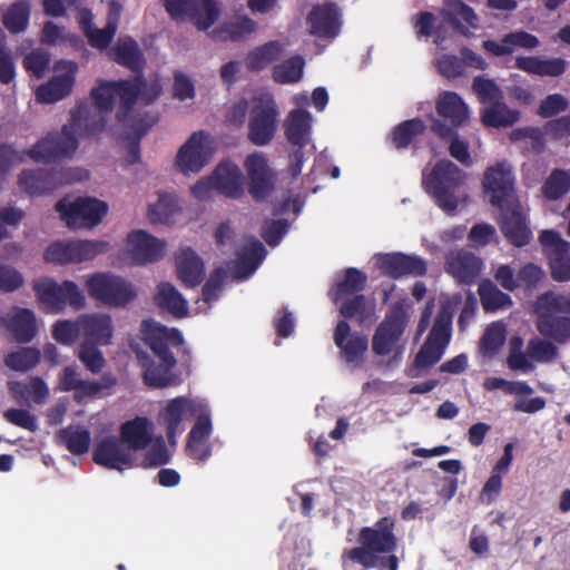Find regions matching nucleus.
<instances>
[{
    "instance_id": "obj_51",
    "label": "nucleus",
    "mask_w": 570,
    "mask_h": 570,
    "mask_svg": "<svg viewBox=\"0 0 570 570\" xmlns=\"http://www.w3.org/2000/svg\"><path fill=\"white\" fill-rule=\"evenodd\" d=\"M41 354L36 347H20L4 357V364L16 372H27L40 362Z\"/></svg>"
},
{
    "instance_id": "obj_53",
    "label": "nucleus",
    "mask_w": 570,
    "mask_h": 570,
    "mask_svg": "<svg viewBox=\"0 0 570 570\" xmlns=\"http://www.w3.org/2000/svg\"><path fill=\"white\" fill-rule=\"evenodd\" d=\"M570 189V173L553 169L541 187L542 195L549 200L563 197Z\"/></svg>"
},
{
    "instance_id": "obj_9",
    "label": "nucleus",
    "mask_w": 570,
    "mask_h": 570,
    "mask_svg": "<svg viewBox=\"0 0 570 570\" xmlns=\"http://www.w3.org/2000/svg\"><path fill=\"white\" fill-rule=\"evenodd\" d=\"M88 177L87 170L73 168L23 169L18 176V186L30 196H40Z\"/></svg>"
},
{
    "instance_id": "obj_39",
    "label": "nucleus",
    "mask_w": 570,
    "mask_h": 570,
    "mask_svg": "<svg viewBox=\"0 0 570 570\" xmlns=\"http://www.w3.org/2000/svg\"><path fill=\"white\" fill-rule=\"evenodd\" d=\"M116 98L120 100V107L117 111L118 121H125L127 114L136 104L137 98L142 87L146 86V80L142 76L136 77L134 80H119L114 81Z\"/></svg>"
},
{
    "instance_id": "obj_28",
    "label": "nucleus",
    "mask_w": 570,
    "mask_h": 570,
    "mask_svg": "<svg viewBox=\"0 0 570 570\" xmlns=\"http://www.w3.org/2000/svg\"><path fill=\"white\" fill-rule=\"evenodd\" d=\"M1 323L13 340L21 344L31 342L38 333L36 315L29 308L13 307L1 317Z\"/></svg>"
},
{
    "instance_id": "obj_30",
    "label": "nucleus",
    "mask_w": 570,
    "mask_h": 570,
    "mask_svg": "<svg viewBox=\"0 0 570 570\" xmlns=\"http://www.w3.org/2000/svg\"><path fill=\"white\" fill-rule=\"evenodd\" d=\"M311 33L318 38H334L340 32V11L334 2L313 7L308 14Z\"/></svg>"
},
{
    "instance_id": "obj_33",
    "label": "nucleus",
    "mask_w": 570,
    "mask_h": 570,
    "mask_svg": "<svg viewBox=\"0 0 570 570\" xmlns=\"http://www.w3.org/2000/svg\"><path fill=\"white\" fill-rule=\"evenodd\" d=\"M111 59L136 73H141L146 59L138 42L131 37H121L110 50Z\"/></svg>"
},
{
    "instance_id": "obj_27",
    "label": "nucleus",
    "mask_w": 570,
    "mask_h": 570,
    "mask_svg": "<svg viewBox=\"0 0 570 570\" xmlns=\"http://www.w3.org/2000/svg\"><path fill=\"white\" fill-rule=\"evenodd\" d=\"M165 242L145 230H134L127 237L128 252L136 264L159 261L164 255Z\"/></svg>"
},
{
    "instance_id": "obj_44",
    "label": "nucleus",
    "mask_w": 570,
    "mask_h": 570,
    "mask_svg": "<svg viewBox=\"0 0 570 570\" xmlns=\"http://www.w3.org/2000/svg\"><path fill=\"white\" fill-rule=\"evenodd\" d=\"M283 53V45L277 40L268 41L249 51L245 63L249 71H261L269 63L278 60Z\"/></svg>"
},
{
    "instance_id": "obj_62",
    "label": "nucleus",
    "mask_w": 570,
    "mask_h": 570,
    "mask_svg": "<svg viewBox=\"0 0 570 570\" xmlns=\"http://www.w3.org/2000/svg\"><path fill=\"white\" fill-rule=\"evenodd\" d=\"M438 72L444 78L452 80L463 75V58L444 53L436 59Z\"/></svg>"
},
{
    "instance_id": "obj_18",
    "label": "nucleus",
    "mask_w": 570,
    "mask_h": 570,
    "mask_svg": "<svg viewBox=\"0 0 570 570\" xmlns=\"http://www.w3.org/2000/svg\"><path fill=\"white\" fill-rule=\"evenodd\" d=\"M409 316L402 305H394L377 326L373 338L372 350L376 355H387L404 333Z\"/></svg>"
},
{
    "instance_id": "obj_17",
    "label": "nucleus",
    "mask_w": 570,
    "mask_h": 570,
    "mask_svg": "<svg viewBox=\"0 0 570 570\" xmlns=\"http://www.w3.org/2000/svg\"><path fill=\"white\" fill-rule=\"evenodd\" d=\"M514 184L512 167L507 161L490 167L483 181L485 190L490 193V203L495 207H505L518 202Z\"/></svg>"
},
{
    "instance_id": "obj_23",
    "label": "nucleus",
    "mask_w": 570,
    "mask_h": 570,
    "mask_svg": "<svg viewBox=\"0 0 570 570\" xmlns=\"http://www.w3.org/2000/svg\"><path fill=\"white\" fill-rule=\"evenodd\" d=\"M58 68L63 73L53 76L47 83L40 85L36 90V100L41 104L57 102L72 91L78 71V65L73 61H59Z\"/></svg>"
},
{
    "instance_id": "obj_50",
    "label": "nucleus",
    "mask_w": 570,
    "mask_h": 570,
    "mask_svg": "<svg viewBox=\"0 0 570 570\" xmlns=\"http://www.w3.org/2000/svg\"><path fill=\"white\" fill-rule=\"evenodd\" d=\"M179 210L178 202L173 194H159L157 203L148 208V218L151 223L166 224Z\"/></svg>"
},
{
    "instance_id": "obj_63",
    "label": "nucleus",
    "mask_w": 570,
    "mask_h": 570,
    "mask_svg": "<svg viewBox=\"0 0 570 570\" xmlns=\"http://www.w3.org/2000/svg\"><path fill=\"white\" fill-rule=\"evenodd\" d=\"M3 417L9 423L30 432L38 430L37 417L26 409H8L4 411Z\"/></svg>"
},
{
    "instance_id": "obj_49",
    "label": "nucleus",
    "mask_w": 570,
    "mask_h": 570,
    "mask_svg": "<svg viewBox=\"0 0 570 570\" xmlns=\"http://www.w3.org/2000/svg\"><path fill=\"white\" fill-rule=\"evenodd\" d=\"M305 61L302 56H293L273 68V79L277 83H294L302 79Z\"/></svg>"
},
{
    "instance_id": "obj_14",
    "label": "nucleus",
    "mask_w": 570,
    "mask_h": 570,
    "mask_svg": "<svg viewBox=\"0 0 570 570\" xmlns=\"http://www.w3.org/2000/svg\"><path fill=\"white\" fill-rule=\"evenodd\" d=\"M92 106L80 102L76 107L85 106L88 111L81 116L83 135L96 136L106 127V115L114 108L116 91L114 81H99L90 91Z\"/></svg>"
},
{
    "instance_id": "obj_56",
    "label": "nucleus",
    "mask_w": 570,
    "mask_h": 570,
    "mask_svg": "<svg viewBox=\"0 0 570 570\" xmlns=\"http://www.w3.org/2000/svg\"><path fill=\"white\" fill-rule=\"evenodd\" d=\"M505 342V326L502 323H492L482 336L480 351L483 356L492 357Z\"/></svg>"
},
{
    "instance_id": "obj_26",
    "label": "nucleus",
    "mask_w": 570,
    "mask_h": 570,
    "mask_svg": "<svg viewBox=\"0 0 570 570\" xmlns=\"http://www.w3.org/2000/svg\"><path fill=\"white\" fill-rule=\"evenodd\" d=\"M245 168L249 177V194L256 200L265 199L273 189L272 171L262 153L246 157Z\"/></svg>"
},
{
    "instance_id": "obj_57",
    "label": "nucleus",
    "mask_w": 570,
    "mask_h": 570,
    "mask_svg": "<svg viewBox=\"0 0 570 570\" xmlns=\"http://www.w3.org/2000/svg\"><path fill=\"white\" fill-rule=\"evenodd\" d=\"M155 124L154 119H149L147 117H139V118H132L131 119V129L134 132V139L129 144L128 147V155H127V163L129 165H132L140 159V139L148 132V130L153 127Z\"/></svg>"
},
{
    "instance_id": "obj_1",
    "label": "nucleus",
    "mask_w": 570,
    "mask_h": 570,
    "mask_svg": "<svg viewBox=\"0 0 570 570\" xmlns=\"http://www.w3.org/2000/svg\"><path fill=\"white\" fill-rule=\"evenodd\" d=\"M535 327L543 337H533L527 345L529 357L539 363H552L558 356L557 344L570 342V292L549 291L533 304Z\"/></svg>"
},
{
    "instance_id": "obj_19",
    "label": "nucleus",
    "mask_w": 570,
    "mask_h": 570,
    "mask_svg": "<svg viewBox=\"0 0 570 570\" xmlns=\"http://www.w3.org/2000/svg\"><path fill=\"white\" fill-rule=\"evenodd\" d=\"M210 157L209 135L200 130L193 132L179 148L176 163L183 173H198L207 165Z\"/></svg>"
},
{
    "instance_id": "obj_20",
    "label": "nucleus",
    "mask_w": 570,
    "mask_h": 570,
    "mask_svg": "<svg viewBox=\"0 0 570 570\" xmlns=\"http://www.w3.org/2000/svg\"><path fill=\"white\" fill-rule=\"evenodd\" d=\"M539 240L549 257L552 278L558 282L569 281L570 243L551 229L543 230Z\"/></svg>"
},
{
    "instance_id": "obj_32",
    "label": "nucleus",
    "mask_w": 570,
    "mask_h": 570,
    "mask_svg": "<svg viewBox=\"0 0 570 570\" xmlns=\"http://www.w3.org/2000/svg\"><path fill=\"white\" fill-rule=\"evenodd\" d=\"M82 342H92V344L108 345L111 342L114 325L112 320L107 314L92 313L80 315Z\"/></svg>"
},
{
    "instance_id": "obj_46",
    "label": "nucleus",
    "mask_w": 570,
    "mask_h": 570,
    "mask_svg": "<svg viewBox=\"0 0 570 570\" xmlns=\"http://www.w3.org/2000/svg\"><path fill=\"white\" fill-rule=\"evenodd\" d=\"M199 30H207L219 17L215 0H195L187 16Z\"/></svg>"
},
{
    "instance_id": "obj_12",
    "label": "nucleus",
    "mask_w": 570,
    "mask_h": 570,
    "mask_svg": "<svg viewBox=\"0 0 570 570\" xmlns=\"http://www.w3.org/2000/svg\"><path fill=\"white\" fill-rule=\"evenodd\" d=\"M453 314L450 306L443 305L433 323V326L415 355L416 370H428L435 365L444 354L450 342Z\"/></svg>"
},
{
    "instance_id": "obj_5",
    "label": "nucleus",
    "mask_w": 570,
    "mask_h": 570,
    "mask_svg": "<svg viewBox=\"0 0 570 570\" xmlns=\"http://www.w3.org/2000/svg\"><path fill=\"white\" fill-rule=\"evenodd\" d=\"M88 111L85 106L75 107L70 112L69 124L63 125L60 132H49L39 140L27 156L35 161L51 163L59 158L71 157L78 148L77 135L80 138H89L83 135L81 116Z\"/></svg>"
},
{
    "instance_id": "obj_35",
    "label": "nucleus",
    "mask_w": 570,
    "mask_h": 570,
    "mask_svg": "<svg viewBox=\"0 0 570 570\" xmlns=\"http://www.w3.org/2000/svg\"><path fill=\"white\" fill-rule=\"evenodd\" d=\"M121 441L130 449V452L146 449L151 442L149 421L145 416H137L125 422L120 428Z\"/></svg>"
},
{
    "instance_id": "obj_3",
    "label": "nucleus",
    "mask_w": 570,
    "mask_h": 570,
    "mask_svg": "<svg viewBox=\"0 0 570 570\" xmlns=\"http://www.w3.org/2000/svg\"><path fill=\"white\" fill-rule=\"evenodd\" d=\"M338 311L345 318L337 322L333 340L340 350L341 358L347 363H360L368 348L367 336L363 333H351L346 320H355L360 326L371 325L375 322V305L368 302L363 294H356L340 301Z\"/></svg>"
},
{
    "instance_id": "obj_52",
    "label": "nucleus",
    "mask_w": 570,
    "mask_h": 570,
    "mask_svg": "<svg viewBox=\"0 0 570 570\" xmlns=\"http://www.w3.org/2000/svg\"><path fill=\"white\" fill-rule=\"evenodd\" d=\"M71 263L91 261L109 250V243L105 240H70Z\"/></svg>"
},
{
    "instance_id": "obj_21",
    "label": "nucleus",
    "mask_w": 570,
    "mask_h": 570,
    "mask_svg": "<svg viewBox=\"0 0 570 570\" xmlns=\"http://www.w3.org/2000/svg\"><path fill=\"white\" fill-rule=\"evenodd\" d=\"M204 410V404L187 396H177L169 400L160 415L166 424V435L170 444L175 443L178 433L183 429L180 424L196 416Z\"/></svg>"
},
{
    "instance_id": "obj_29",
    "label": "nucleus",
    "mask_w": 570,
    "mask_h": 570,
    "mask_svg": "<svg viewBox=\"0 0 570 570\" xmlns=\"http://www.w3.org/2000/svg\"><path fill=\"white\" fill-rule=\"evenodd\" d=\"M540 40L532 33L523 30L512 31L504 35L500 41L485 40L482 48L485 52L494 57L512 55L517 48L533 50L539 47Z\"/></svg>"
},
{
    "instance_id": "obj_34",
    "label": "nucleus",
    "mask_w": 570,
    "mask_h": 570,
    "mask_svg": "<svg viewBox=\"0 0 570 570\" xmlns=\"http://www.w3.org/2000/svg\"><path fill=\"white\" fill-rule=\"evenodd\" d=\"M176 269L178 278L186 287H195L204 281V262L190 247L180 249L176 256Z\"/></svg>"
},
{
    "instance_id": "obj_43",
    "label": "nucleus",
    "mask_w": 570,
    "mask_h": 570,
    "mask_svg": "<svg viewBox=\"0 0 570 570\" xmlns=\"http://www.w3.org/2000/svg\"><path fill=\"white\" fill-rule=\"evenodd\" d=\"M266 248L259 240H253L244 246L237 255L235 269L238 276L252 275L262 264L266 256Z\"/></svg>"
},
{
    "instance_id": "obj_15",
    "label": "nucleus",
    "mask_w": 570,
    "mask_h": 570,
    "mask_svg": "<svg viewBox=\"0 0 570 570\" xmlns=\"http://www.w3.org/2000/svg\"><path fill=\"white\" fill-rule=\"evenodd\" d=\"M278 108L272 98H255L249 110L247 137L255 146L268 145L277 130Z\"/></svg>"
},
{
    "instance_id": "obj_25",
    "label": "nucleus",
    "mask_w": 570,
    "mask_h": 570,
    "mask_svg": "<svg viewBox=\"0 0 570 570\" xmlns=\"http://www.w3.org/2000/svg\"><path fill=\"white\" fill-rule=\"evenodd\" d=\"M92 460L98 465L118 471L134 465L130 449L116 436L102 439L94 450Z\"/></svg>"
},
{
    "instance_id": "obj_36",
    "label": "nucleus",
    "mask_w": 570,
    "mask_h": 570,
    "mask_svg": "<svg viewBox=\"0 0 570 570\" xmlns=\"http://www.w3.org/2000/svg\"><path fill=\"white\" fill-rule=\"evenodd\" d=\"M514 66L531 75L558 77L566 71L568 62L562 58L517 57Z\"/></svg>"
},
{
    "instance_id": "obj_41",
    "label": "nucleus",
    "mask_w": 570,
    "mask_h": 570,
    "mask_svg": "<svg viewBox=\"0 0 570 570\" xmlns=\"http://www.w3.org/2000/svg\"><path fill=\"white\" fill-rule=\"evenodd\" d=\"M367 283V276L362 271L355 267H348L345 269L344 278L338 282L332 289L331 296L335 304L340 301L361 294Z\"/></svg>"
},
{
    "instance_id": "obj_61",
    "label": "nucleus",
    "mask_w": 570,
    "mask_h": 570,
    "mask_svg": "<svg viewBox=\"0 0 570 570\" xmlns=\"http://www.w3.org/2000/svg\"><path fill=\"white\" fill-rule=\"evenodd\" d=\"M289 224L286 219H266L263 224L261 236L271 246H277L287 234Z\"/></svg>"
},
{
    "instance_id": "obj_11",
    "label": "nucleus",
    "mask_w": 570,
    "mask_h": 570,
    "mask_svg": "<svg viewBox=\"0 0 570 570\" xmlns=\"http://www.w3.org/2000/svg\"><path fill=\"white\" fill-rule=\"evenodd\" d=\"M86 287L91 298L115 307H124L137 296L130 282L109 272L90 275Z\"/></svg>"
},
{
    "instance_id": "obj_22",
    "label": "nucleus",
    "mask_w": 570,
    "mask_h": 570,
    "mask_svg": "<svg viewBox=\"0 0 570 570\" xmlns=\"http://www.w3.org/2000/svg\"><path fill=\"white\" fill-rule=\"evenodd\" d=\"M376 265L383 275L394 279L404 276H424L428 271L423 258L403 253L379 254Z\"/></svg>"
},
{
    "instance_id": "obj_8",
    "label": "nucleus",
    "mask_w": 570,
    "mask_h": 570,
    "mask_svg": "<svg viewBox=\"0 0 570 570\" xmlns=\"http://www.w3.org/2000/svg\"><path fill=\"white\" fill-rule=\"evenodd\" d=\"M463 1L443 0V8L440 10V20L430 11H422L416 16L414 28L417 36H434V42L442 46L448 36L463 33Z\"/></svg>"
},
{
    "instance_id": "obj_10",
    "label": "nucleus",
    "mask_w": 570,
    "mask_h": 570,
    "mask_svg": "<svg viewBox=\"0 0 570 570\" xmlns=\"http://www.w3.org/2000/svg\"><path fill=\"white\" fill-rule=\"evenodd\" d=\"M33 291L48 313H60L67 305L73 309H81L86 304L82 291L72 281H63L59 284L52 278H42L35 282Z\"/></svg>"
},
{
    "instance_id": "obj_42",
    "label": "nucleus",
    "mask_w": 570,
    "mask_h": 570,
    "mask_svg": "<svg viewBox=\"0 0 570 570\" xmlns=\"http://www.w3.org/2000/svg\"><path fill=\"white\" fill-rule=\"evenodd\" d=\"M57 442L65 445L73 455H81L88 452L90 446V432L83 426L69 425L57 432Z\"/></svg>"
},
{
    "instance_id": "obj_31",
    "label": "nucleus",
    "mask_w": 570,
    "mask_h": 570,
    "mask_svg": "<svg viewBox=\"0 0 570 570\" xmlns=\"http://www.w3.org/2000/svg\"><path fill=\"white\" fill-rule=\"evenodd\" d=\"M212 177L215 190L222 195L233 199H238L243 196L244 176L237 165L230 161H223L216 167Z\"/></svg>"
},
{
    "instance_id": "obj_45",
    "label": "nucleus",
    "mask_w": 570,
    "mask_h": 570,
    "mask_svg": "<svg viewBox=\"0 0 570 570\" xmlns=\"http://www.w3.org/2000/svg\"><path fill=\"white\" fill-rule=\"evenodd\" d=\"M425 129V122L421 118L407 119L392 129L390 139L396 149H405L415 138L423 135Z\"/></svg>"
},
{
    "instance_id": "obj_60",
    "label": "nucleus",
    "mask_w": 570,
    "mask_h": 570,
    "mask_svg": "<svg viewBox=\"0 0 570 570\" xmlns=\"http://www.w3.org/2000/svg\"><path fill=\"white\" fill-rule=\"evenodd\" d=\"M52 337L62 345H71L81 335L80 316L76 322L60 320L52 325Z\"/></svg>"
},
{
    "instance_id": "obj_55",
    "label": "nucleus",
    "mask_w": 570,
    "mask_h": 570,
    "mask_svg": "<svg viewBox=\"0 0 570 570\" xmlns=\"http://www.w3.org/2000/svg\"><path fill=\"white\" fill-rule=\"evenodd\" d=\"M99 346L92 342H81L76 353L85 368L92 374L100 373L106 366V360Z\"/></svg>"
},
{
    "instance_id": "obj_58",
    "label": "nucleus",
    "mask_w": 570,
    "mask_h": 570,
    "mask_svg": "<svg viewBox=\"0 0 570 570\" xmlns=\"http://www.w3.org/2000/svg\"><path fill=\"white\" fill-rule=\"evenodd\" d=\"M472 91L476 95L480 102L487 106L504 98L503 91L498 83L484 76H478L473 79Z\"/></svg>"
},
{
    "instance_id": "obj_59",
    "label": "nucleus",
    "mask_w": 570,
    "mask_h": 570,
    "mask_svg": "<svg viewBox=\"0 0 570 570\" xmlns=\"http://www.w3.org/2000/svg\"><path fill=\"white\" fill-rule=\"evenodd\" d=\"M11 390L22 396H30L36 404L45 403L49 396V389L39 376L31 377L28 384L14 382L11 385Z\"/></svg>"
},
{
    "instance_id": "obj_4",
    "label": "nucleus",
    "mask_w": 570,
    "mask_h": 570,
    "mask_svg": "<svg viewBox=\"0 0 570 570\" xmlns=\"http://www.w3.org/2000/svg\"><path fill=\"white\" fill-rule=\"evenodd\" d=\"M395 520L383 517L371 527H363L357 537L358 547L350 549L347 558L365 569L377 567L379 556L392 553L397 548V538L394 533Z\"/></svg>"
},
{
    "instance_id": "obj_38",
    "label": "nucleus",
    "mask_w": 570,
    "mask_h": 570,
    "mask_svg": "<svg viewBox=\"0 0 570 570\" xmlns=\"http://www.w3.org/2000/svg\"><path fill=\"white\" fill-rule=\"evenodd\" d=\"M520 119V112L511 109L503 99L492 102L481 110V120L485 127L507 128Z\"/></svg>"
},
{
    "instance_id": "obj_37",
    "label": "nucleus",
    "mask_w": 570,
    "mask_h": 570,
    "mask_svg": "<svg viewBox=\"0 0 570 570\" xmlns=\"http://www.w3.org/2000/svg\"><path fill=\"white\" fill-rule=\"evenodd\" d=\"M312 116L304 109H294L285 122L286 139L294 146L305 147L309 141Z\"/></svg>"
},
{
    "instance_id": "obj_64",
    "label": "nucleus",
    "mask_w": 570,
    "mask_h": 570,
    "mask_svg": "<svg viewBox=\"0 0 570 570\" xmlns=\"http://www.w3.org/2000/svg\"><path fill=\"white\" fill-rule=\"evenodd\" d=\"M568 107L569 101L564 96L561 94H552L541 101L538 108V115L542 118H550L567 110Z\"/></svg>"
},
{
    "instance_id": "obj_6",
    "label": "nucleus",
    "mask_w": 570,
    "mask_h": 570,
    "mask_svg": "<svg viewBox=\"0 0 570 570\" xmlns=\"http://www.w3.org/2000/svg\"><path fill=\"white\" fill-rule=\"evenodd\" d=\"M435 110L440 118L430 116L431 131L441 140L450 141V155L463 164V140L458 135L463 125V98L454 91H442L435 101Z\"/></svg>"
},
{
    "instance_id": "obj_13",
    "label": "nucleus",
    "mask_w": 570,
    "mask_h": 570,
    "mask_svg": "<svg viewBox=\"0 0 570 570\" xmlns=\"http://www.w3.org/2000/svg\"><path fill=\"white\" fill-rule=\"evenodd\" d=\"M55 208L71 229L92 228L108 213L106 202L91 197H79L75 202H67L63 198L57 202Z\"/></svg>"
},
{
    "instance_id": "obj_7",
    "label": "nucleus",
    "mask_w": 570,
    "mask_h": 570,
    "mask_svg": "<svg viewBox=\"0 0 570 570\" xmlns=\"http://www.w3.org/2000/svg\"><path fill=\"white\" fill-rule=\"evenodd\" d=\"M463 184L462 170L449 159H441L428 170L422 171V187L436 205L452 215L459 206L456 195Z\"/></svg>"
},
{
    "instance_id": "obj_54",
    "label": "nucleus",
    "mask_w": 570,
    "mask_h": 570,
    "mask_svg": "<svg viewBox=\"0 0 570 570\" xmlns=\"http://www.w3.org/2000/svg\"><path fill=\"white\" fill-rule=\"evenodd\" d=\"M30 6L27 1H18L11 4L2 17V23L11 33L22 32L29 22Z\"/></svg>"
},
{
    "instance_id": "obj_47",
    "label": "nucleus",
    "mask_w": 570,
    "mask_h": 570,
    "mask_svg": "<svg viewBox=\"0 0 570 570\" xmlns=\"http://www.w3.org/2000/svg\"><path fill=\"white\" fill-rule=\"evenodd\" d=\"M479 295L482 307L487 312L508 308L512 305L511 297L501 292L490 279H485L479 285Z\"/></svg>"
},
{
    "instance_id": "obj_16",
    "label": "nucleus",
    "mask_w": 570,
    "mask_h": 570,
    "mask_svg": "<svg viewBox=\"0 0 570 570\" xmlns=\"http://www.w3.org/2000/svg\"><path fill=\"white\" fill-rule=\"evenodd\" d=\"M116 384L117 379L111 373L102 374L100 381L83 380L75 366L67 365L59 373L56 390L66 393L72 392L73 400L81 403L98 396L102 390L110 389Z\"/></svg>"
},
{
    "instance_id": "obj_40",
    "label": "nucleus",
    "mask_w": 570,
    "mask_h": 570,
    "mask_svg": "<svg viewBox=\"0 0 570 570\" xmlns=\"http://www.w3.org/2000/svg\"><path fill=\"white\" fill-rule=\"evenodd\" d=\"M154 299L159 308L169 312L176 317H183L187 315V301L170 283H160L157 286V292Z\"/></svg>"
},
{
    "instance_id": "obj_48",
    "label": "nucleus",
    "mask_w": 570,
    "mask_h": 570,
    "mask_svg": "<svg viewBox=\"0 0 570 570\" xmlns=\"http://www.w3.org/2000/svg\"><path fill=\"white\" fill-rule=\"evenodd\" d=\"M257 29V23L247 16H239L234 21L225 22L217 29L222 40L239 41Z\"/></svg>"
},
{
    "instance_id": "obj_24",
    "label": "nucleus",
    "mask_w": 570,
    "mask_h": 570,
    "mask_svg": "<svg viewBox=\"0 0 570 570\" xmlns=\"http://www.w3.org/2000/svg\"><path fill=\"white\" fill-rule=\"evenodd\" d=\"M498 208L501 210L500 229L508 242L517 247L529 244L532 234L520 202Z\"/></svg>"
},
{
    "instance_id": "obj_2",
    "label": "nucleus",
    "mask_w": 570,
    "mask_h": 570,
    "mask_svg": "<svg viewBox=\"0 0 570 570\" xmlns=\"http://www.w3.org/2000/svg\"><path fill=\"white\" fill-rule=\"evenodd\" d=\"M141 332L145 344L151 350L158 362L145 353H138L137 357L142 366V377L147 386L163 389L178 384V376L173 372L177 360L171 348L184 345V337L179 330L169 328L154 321H144Z\"/></svg>"
}]
</instances>
